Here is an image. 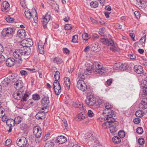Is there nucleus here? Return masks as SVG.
<instances>
[{"label": "nucleus", "instance_id": "1", "mask_svg": "<svg viewBox=\"0 0 147 147\" xmlns=\"http://www.w3.org/2000/svg\"><path fill=\"white\" fill-rule=\"evenodd\" d=\"M92 71L96 74H102L106 72V69L100 63L95 62L93 63L92 67L90 66L87 67L85 71V73L86 75H89Z\"/></svg>", "mask_w": 147, "mask_h": 147}, {"label": "nucleus", "instance_id": "2", "mask_svg": "<svg viewBox=\"0 0 147 147\" xmlns=\"http://www.w3.org/2000/svg\"><path fill=\"white\" fill-rule=\"evenodd\" d=\"M102 114L105 117V121H107L108 122L114 121L115 119L113 117L114 114L113 110L111 109H104Z\"/></svg>", "mask_w": 147, "mask_h": 147}, {"label": "nucleus", "instance_id": "3", "mask_svg": "<svg viewBox=\"0 0 147 147\" xmlns=\"http://www.w3.org/2000/svg\"><path fill=\"white\" fill-rule=\"evenodd\" d=\"M33 132L36 137L35 140L36 142L37 143H39L41 140V139L40 138L42 133L41 129L39 127H35L33 129Z\"/></svg>", "mask_w": 147, "mask_h": 147}, {"label": "nucleus", "instance_id": "4", "mask_svg": "<svg viewBox=\"0 0 147 147\" xmlns=\"http://www.w3.org/2000/svg\"><path fill=\"white\" fill-rule=\"evenodd\" d=\"M14 32L13 29L9 27L4 28L2 31L1 34L3 37H9L11 38L13 36Z\"/></svg>", "mask_w": 147, "mask_h": 147}, {"label": "nucleus", "instance_id": "5", "mask_svg": "<svg viewBox=\"0 0 147 147\" xmlns=\"http://www.w3.org/2000/svg\"><path fill=\"white\" fill-rule=\"evenodd\" d=\"M85 102L86 104L88 105L93 106L95 105L96 99L94 96L90 95L87 96Z\"/></svg>", "mask_w": 147, "mask_h": 147}, {"label": "nucleus", "instance_id": "6", "mask_svg": "<svg viewBox=\"0 0 147 147\" xmlns=\"http://www.w3.org/2000/svg\"><path fill=\"white\" fill-rule=\"evenodd\" d=\"M24 50H22V47L20 49L16 50L13 53V56L16 59H19L22 62V57L23 56Z\"/></svg>", "mask_w": 147, "mask_h": 147}, {"label": "nucleus", "instance_id": "7", "mask_svg": "<svg viewBox=\"0 0 147 147\" xmlns=\"http://www.w3.org/2000/svg\"><path fill=\"white\" fill-rule=\"evenodd\" d=\"M17 145L20 147H24L26 146L27 140L24 137H22L18 139L16 141Z\"/></svg>", "mask_w": 147, "mask_h": 147}, {"label": "nucleus", "instance_id": "8", "mask_svg": "<svg viewBox=\"0 0 147 147\" xmlns=\"http://www.w3.org/2000/svg\"><path fill=\"white\" fill-rule=\"evenodd\" d=\"M21 45L22 47H29L33 45V42L31 39L29 38L25 39L22 40L21 42Z\"/></svg>", "mask_w": 147, "mask_h": 147}, {"label": "nucleus", "instance_id": "9", "mask_svg": "<svg viewBox=\"0 0 147 147\" xmlns=\"http://www.w3.org/2000/svg\"><path fill=\"white\" fill-rule=\"evenodd\" d=\"M77 88L82 91H85L87 89V86L82 80H79L77 82Z\"/></svg>", "mask_w": 147, "mask_h": 147}, {"label": "nucleus", "instance_id": "10", "mask_svg": "<svg viewBox=\"0 0 147 147\" xmlns=\"http://www.w3.org/2000/svg\"><path fill=\"white\" fill-rule=\"evenodd\" d=\"M118 124V122L115 121V120L114 122H112L109 127L110 131L111 133L114 134L117 131V127Z\"/></svg>", "mask_w": 147, "mask_h": 147}, {"label": "nucleus", "instance_id": "11", "mask_svg": "<svg viewBox=\"0 0 147 147\" xmlns=\"http://www.w3.org/2000/svg\"><path fill=\"white\" fill-rule=\"evenodd\" d=\"M100 41L103 44L107 46L110 45L112 47L114 46V42L112 39H106L105 38H100Z\"/></svg>", "mask_w": 147, "mask_h": 147}, {"label": "nucleus", "instance_id": "12", "mask_svg": "<svg viewBox=\"0 0 147 147\" xmlns=\"http://www.w3.org/2000/svg\"><path fill=\"white\" fill-rule=\"evenodd\" d=\"M113 68L114 69L119 70V69L121 71H124L126 70V68L123 64H121L120 63H115L113 65Z\"/></svg>", "mask_w": 147, "mask_h": 147}, {"label": "nucleus", "instance_id": "13", "mask_svg": "<svg viewBox=\"0 0 147 147\" xmlns=\"http://www.w3.org/2000/svg\"><path fill=\"white\" fill-rule=\"evenodd\" d=\"M51 16L49 12L47 13L43 18V24L44 28L46 27V25L49 21Z\"/></svg>", "mask_w": 147, "mask_h": 147}, {"label": "nucleus", "instance_id": "14", "mask_svg": "<svg viewBox=\"0 0 147 147\" xmlns=\"http://www.w3.org/2000/svg\"><path fill=\"white\" fill-rule=\"evenodd\" d=\"M139 105V108L141 109L144 110L147 109V97L142 98Z\"/></svg>", "mask_w": 147, "mask_h": 147}, {"label": "nucleus", "instance_id": "15", "mask_svg": "<svg viewBox=\"0 0 147 147\" xmlns=\"http://www.w3.org/2000/svg\"><path fill=\"white\" fill-rule=\"evenodd\" d=\"M53 89L54 92L57 95H59L61 92V88L60 83L53 84Z\"/></svg>", "mask_w": 147, "mask_h": 147}, {"label": "nucleus", "instance_id": "16", "mask_svg": "<svg viewBox=\"0 0 147 147\" xmlns=\"http://www.w3.org/2000/svg\"><path fill=\"white\" fill-rule=\"evenodd\" d=\"M9 4L7 1L3 2L2 4L1 9L3 11L7 12L9 10Z\"/></svg>", "mask_w": 147, "mask_h": 147}, {"label": "nucleus", "instance_id": "17", "mask_svg": "<svg viewBox=\"0 0 147 147\" xmlns=\"http://www.w3.org/2000/svg\"><path fill=\"white\" fill-rule=\"evenodd\" d=\"M47 111H40L37 113L36 115V118L38 119H44L45 118V113H47Z\"/></svg>", "mask_w": 147, "mask_h": 147}, {"label": "nucleus", "instance_id": "18", "mask_svg": "<svg viewBox=\"0 0 147 147\" xmlns=\"http://www.w3.org/2000/svg\"><path fill=\"white\" fill-rule=\"evenodd\" d=\"M137 5L140 9H143L145 6L146 2L144 0H136Z\"/></svg>", "mask_w": 147, "mask_h": 147}, {"label": "nucleus", "instance_id": "19", "mask_svg": "<svg viewBox=\"0 0 147 147\" xmlns=\"http://www.w3.org/2000/svg\"><path fill=\"white\" fill-rule=\"evenodd\" d=\"M15 61V60L13 58H9L6 60V64L7 66L10 67L14 65Z\"/></svg>", "mask_w": 147, "mask_h": 147}, {"label": "nucleus", "instance_id": "20", "mask_svg": "<svg viewBox=\"0 0 147 147\" xmlns=\"http://www.w3.org/2000/svg\"><path fill=\"white\" fill-rule=\"evenodd\" d=\"M134 68L135 71L138 74H141L143 72V67L140 65H135L134 66Z\"/></svg>", "mask_w": 147, "mask_h": 147}, {"label": "nucleus", "instance_id": "21", "mask_svg": "<svg viewBox=\"0 0 147 147\" xmlns=\"http://www.w3.org/2000/svg\"><path fill=\"white\" fill-rule=\"evenodd\" d=\"M42 104L45 106V109H46L49 103V98L48 97L44 96L41 100Z\"/></svg>", "mask_w": 147, "mask_h": 147}, {"label": "nucleus", "instance_id": "22", "mask_svg": "<svg viewBox=\"0 0 147 147\" xmlns=\"http://www.w3.org/2000/svg\"><path fill=\"white\" fill-rule=\"evenodd\" d=\"M23 83L21 80H19L15 83L14 87L17 90H20L23 87Z\"/></svg>", "mask_w": 147, "mask_h": 147}, {"label": "nucleus", "instance_id": "23", "mask_svg": "<svg viewBox=\"0 0 147 147\" xmlns=\"http://www.w3.org/2000/svg\"><path fill=\"white\" fill-rule=\"evenodd\" d=\"M11 80L9 79L8 78H5L4 80L2 81L1 84L3 87H6L7 86L9 85L10 84Z\"/></svg>", "mask_w": 147, "mask_h": 147}, {"label": "nucleus", "instance_id": "24", "mask_svg": "<svg viewBox=\"0 0 147 147\" xmlns=\"http://www.w3.org/2000/svg\"><path fill=\"white\" fill-rule=\"evenodd\" d=\"M26 31L24 30H20L17 32V34L18 36L21 38H24L26 35Z\"/></svg>", "mask_w": 147, "mask_h": 147}, {"label": "nucleus", "instance_id": "25", "mask_svg": "<svg viewBox=\"0 0 147 147\" xmlns=\"http://www.w3.org/2000/svg\"><path fill=\"white\" fill-rule=\"evenodd\" d=\"M57 142L59 144H62L65 142L67 141L66 138L63 136H58L57 139Z\"/></svg>", "mask_w": 147, "mask_h": 147}, {"label": "nucleus", "instance_id": "26", "mask_svg": "<svg viewBox=\"0 0 147 147\" xmlns=\"http://www.w3.org/2000/svg\"><path fill=\"white\" fill-rule=\"evenodd\" d=\"M22 95V93L20 91L15 92L13 95V98L17 100L20 99V98Z\"/></svg>", "mask_w": 147, "mask_h": 147}, {"label": "nucleus", "instance_id": "27", "mask_svg": "<svg viewBox=\"0 0 147 147\" xmlns=\"http://www.w3.org/2000/svg\"><path fill=\"white\" fill-rule=\"evenodd\" d=\"M91 50L95 52H98L100 50V46L98 44H93L91 48Z\"/></svg>", "mask_w": 147, "mask_h": 147}, {"label": "nucleus", "instance_id": "28", "mask_svg": "<svg viewBox=\"0 0 147 147\" xmlns=\"http://www.w3.org/2000/svg\"><path fill=\"white\" fill-rule=\"evenodd\" d=\"M51 60L54 63H56L57 64H61L62 62V60L59 57L52 58L51 59Z\"/></svg>", "mask_w": 147, "mask_h": 147}, {"label": "nucleus", "instance_id": "29", "mask_svg": "<svg viewBox=\"0 0 147 147\" xmlns=\"http://www.w3.org/2000/svg\"><path fill=\"white\" fill-rule=\"evenodd\" d=\"M64 79L65 84L67 86V89H69L70 85V79L69 78L67 77H65Z\"/></svg>", "mask_w": 147, "mask_h": 147}, {"label": "nucleus", "instance_id": "30", "mask_svg": "<svg viewBox=\"0 0 147 147\" xmlns=\"http://www.w3.org/2000/svg\"><path fill=\"white\" fill-rule=\"evenodd\" d=\"M54 145V142L53 141L50 140L45 143L44 147H53Z\"/></svg>", "mask_w": 147, "mask_h": 147}, {"label": "nucleus", "instance_id": "31", "mask_svg": "<svg viewBox=\"0 0 147 147\" xmlns=\"http://www.w3.org/2000/svg\"><path fill=\"white\" fill-rule=\"evenodd\" d=\"M144 113L141 110L137 111L135 113L136 115L138 117H141L144 116Z\"/></svg>", "mask_w": 147, "mask_h": 147}, {"label": "nucleus", "instance_id": "32", "mask_svg": "<svg viewBox=\"0 0 147 147\" xmlns=\"http://www.w3.org/2000/svg\"><path fill=\"white\" fill-rule=\"evenodd\" d=\"M107 122L104 123L102 125V128L104 129L109 128L112 121L108 122L107 121H105Z\"/></svg>", "mask_w": 147, "mask_h": 147}, {"label": "nucleus", "instance_id": "33", "mask_svg": "<svg viewBox=\"0 0 147 147\" xmlns=\"http://www.w3.org/2000/svg\"><path fill=\"white\" fill-rule=\"evenodd\" d=\"M98 5V3L96 1H93L90 3V6L92 8H96Z\"/></svg>", "mask_w": 147, "mask_h": 147}, {"label": "nucleus", "instance_id": "34", "mask_svg": "<svg viewBox=\"0 0 147 147\" xmlns=\"http://www.w3.org/2000/svg\"><path fill=\"white\" fill-rule=\"evenodd\" d=\"M113 142L115 144H118L120 142V138L117 136H114L112 139Z\"/></svg>", "mask_w": 147, "mask_h": 147}, {"label": "nucleus", "instance_id": "35", "mask_svg": "<svg viewBox=\"0 0 147 147\" xmlns=\"http://www.w3.org/2000/svg\"><path fill=\"white\" fill-rule=\"evenodd\" d=\"M25 16L26 18L30 19L32 17L33 18L32 14L31 12L28 10L24 12Z\"/></svg>", "mask_w": 147, "mask_h": 147}, {"label": "nucleus", "instance_id": "36", "mask_svg": "<svg viewBox=\"0 0 147 147\" xmlns=\"http://www.w3.org/2000/svg\"><path fill=\"white\" fill-rule=\"evenodd\" d=\"M22 118L20 116L16 117L15 118L14 120L13 121L12 120V122L14 121V123L16 124L20 123L22 121Z\"/></svg>", "mask_w": 147, "mask_h": 147}, {"label": "nucleus", "instance_id": "37", "mask_svg": "<svg viewBox=\"0 0 147 147\" xmlns=\"http://www.w3.org/2000/svg\"><path fill=\"white\" fill-rule=\"evenodd\" d=\"M22 50L24 51H23V56L24 55H28L30 54L31 51L29 48L26 50L25 49L24 47H22Z\"/></svg>", "mask_w": 147, "mask_h": 147}, {"label": "nucleus", "instance_id": "38", "mask_svg": "<svg viewBox=\"0 0 147 147\" xmlns=\"http://www.w3.org/2000/svg\"><path fill=\"white\" fill-rule=\"evenodd\" d=\"M141 86L142 88L143 92L144 94L147 96V85L145 84V85L143 86V84H141Z\"/></svg>", "mask_w": 147, "mask_h": 147}, {"label": "nucleus", "instance_id": "39", "mask_svg": "<svg viewBox=\"0 0 147 147\" xmlns=\"http://www.w3.org/2000/svg\"><path fill=\"white\" fill-rule=\"evenodd\" d=\"M32 98L34 100H38L40 99V96L37 94H34L32 95Z\"/></svg>", "mask_w": 147, "mask_h": 147}, {"label": "nucleus", "instance_id": "40", "mask_svg": "<svg viewBox=\"0 0 147 147\" xmlns=\"http://www.w3.org/2000/svg\"><path fill=\"white\" fill-rule=\"evenodd\" d=\"M136 131L138 134H141L143 132V130L142 127H139L137 128Z\"/></svg>", "mask_w": 147, "mask_h": 147}, {"label": "nucleus", "instance_id": "41", "mask_svg": "<svg viewBox=\"0 0 147 147\" xmlns=\"http://www.w3.org/2000/svg\"><path fill=\"white\" fill-rule=\"evenodd\" d=\"M85 118V115L80 113L78 116V120L79 121H81L82 119H84Z\"/></svg>", "mask_w": 147, "mask_h": 147}, {"label": "nucleus", "instance_id": "42", "mask_svg": "<svg viewBox=\"0 0 147 147\" xmlns=\"http://www.w3.org/2000/svg\"><path fill=\"white\" fill-rule=\"evenodd\" d=\"M20 3L21 6L24 8H26L27 7L25 0H20Z\"/></svg>", "mask_w": 147, "mask_h": 147}, {"label": "nucleus", "instance_id": "43", "mask_svg": "<svg viewBox=\"0 0 147 147\" xmlns=\"http://www.w3.org/2000/svg\"><path fill=\"white\" fill-rule=\"evenodd\" d=\"M5 114V109L2 108H0V117H3Z\"/></svg>", "mask_w": 147, "mask_h": 147}, {"label": "nucleus", "instance_id": "44", "mask_svg": "<svg viewBox=\"0 0 147 147\" xmlns=\"http://www.w3.org/2000/svg\"><path fill=\"white\" fill-rule=\"evenodd\" d=\"M6 21L9 23H13L14 21V19L10 17V16H8L6 19Z\"/></svg>", "mask_w": 147, "mask_h": 147}, {"label": "nucleus", "instance_id": "45", "mask_svg": "<svg viewBox=\"0 0 147 147\" xmlns=\"http://www.w3.org/2000/svg\"><path fill=\"white\" fill-rule=\"evenodd\" d=\"M88 34L86 33H84L82 35V37L85 40H87L88 39Z\"/></svg>", "mask_w": 147, "mask_h": 147}, {"label": "nucleus", "instance_id": "46", "mask_svg": "<svg viewBox=\"0 0 147 147\" xmlns=\"http://www.w3.org/2000/svg\"><path fill=\"white\" fill-rule=\"evenodd\" d=\"M105 107V109L109 110L111 109V108L112 107L111 105L109 103H106L104 104Z\"/></svg>", "mask_w": 147, "mask_h": 147}, {"label": "nucleus", "instance_id": "47", "mask_svg": "<svg viewBox=\"0 0 147 147\" xmlns=\"http://www.w3.org/2000/svg\"><path fill=\"white\" fill-rule=\"evenodd\" d=\"M30 95V94L29 93H25L22 99L24 101H26L28 99L29 96Z\"/></svg>", "mask_w": 147, "mask_h": 147}, {"label": "nucleus", "instance_id": "48", "mask_svg": "<svg viewBox=\"0 0 147 147\" xmlns=\"http://www.w3.org/2000/svg\"><path fill=\"white\" fill-rule=\"evenodd\" d=\"M78 39V36L77 35H74L72 36L71 42L74 43L76 42Z\"/></svg>", "mask_w": 147, "mask_h": 147}, {"label": "nucleus", "instance_id": "49", "mask_svg": "<svg viewBox=\"0 0 147 147\" xmlns=\"http://www.w3.org/2000/svg\"><path fill=\"white\" fill-rule=\"evenodd\" d=\"M55 80H59L60 78V73L58 71H56L54 75Z\"/></svg>", "mask_w": 147, "mask_h": 147}, {"label": "nucleus", "instance_id": "50", "mask_svg": "<svg viewBox=\"0 0 147 147\" xmlns=\"http://www.w3.org/2000/svg\"><path fill=\"white\" fill-rule=\"evenodd\" d=\"M64 28L66 30H71L72 27L70 24H67L65 25Z\"/></svg>", "mask_w": 147, "mask_h": 147}, {"label": "nucleus", "instance_id": "51", "mask_svg": "<svg viewBox=\"0 0 147 147\" xmlns=\"http://www.w3.org/2000/svg\"><path fill=\"white\" fill-rule=\"evenodd\" d=\"M119 136L121 138H122L124 137L125 133L124 132L122 131H119L118 132Z\"/></svg>", "mask_w": 147, "mask_h": 147}, {"label": "nucleus", "instance_id": "52", "mask_svg": "<svg viewBox=\"0 0 147 147\" xmlns=\"http://www.w3.org/2000/svg\"><path fill=\"white\" fill-rule=\"evenodd\" d=\"M146 35H144L142 37L141 39L140 40L139 42L140 44L142 45L143 43L146 40Z\"/></svg>", "mask_w": 147, "mask_h": 147}, {"label": "nucleus", "instance_id": "53", "mask_svg": "<svg viewBox=\"0 0 147 147\" xmlns=\"http://www.w3.org/2000/svg\"><path fill=\"white\" fill-rule=\"evenodd\" d=\"M138 143L140 145H143L144 143V140L143 138H140L138 140Z\"/></svg>", "mask_w": 147, "mask_h": 147}, {"label": "nucleus", "instance_id": "54", "mask_svg": "<svg viewBox=\"0 0 147 147\" xmlns=\"http://www.w3.org/2000/svg\"><path fill=\"white\" fill-rule=\"evenodd\" d=\"M27 125L24 123H22L20 125V128L22 130H24L27 128Z\"/></svg>", "mask_w": 147, "mask_h": 147}, {"label": "nucleus", "instance_id": "55", "mask_svg": "<svg viewBox=\"0 0 147 147\" xmlns=\"http://www.w3.org/2000/svg\"><path fill=\"white\" fill-rule=\"evenodd\" d=\"M38 48L40 53L41 54H44V47H39V48Z\"/></svg>", "mask_w": 147, "mask_h": 147}, {"label": "nucleus", "instance_id": "56", "mask_svg": "<svg viewBox=\"0 0 147 147\" xmlns=\"http://www.w3.org/2000/svg\"><path fill=\"white\" fill-rule=\"evenodd\" d=\"M134 14L137 19L139 18L140 17V14L139 11H136L134 12Z\"/></svg>", "mask_w": 147, "mask_h": 147}, {"label": "nucleus", "instance_id": "57", "mask_svg": "<svg viewBox=\"0 0 147 147\" xmlns=\"http://www.w3.org/2000/svg\"><path fill=\"white\" fill-rule=\"evenodd\" d=\"M62 121L63 123L64 126L65 127V128L67 129L68 128V126L66 120L65 119H63Z\"/></svg>", "mask_w": 147, "mask_h": 147}, {"label": "nucleus", "instance_id": "58", "mask_svg": "<svg viewBox=\"0 0 147 147\" xmlns=\"http://www.w3.org/2000/svg\"><path fill=\"white\" fill-rule=\"evenodd\" d=\"M88 116L90 117H92L94 115V113L91 110H89L88 111Z\"/></svg>", "mask_w": 147, "mask_h": 147}, {"label": "nucleus", "instance_id": "59", "mask_svg": "<svg viewBox=\"0 0 147 147\" xmlns=\"http://www.w3.org/2000/svg\"><path fill=\"white\" fill-rule=\"evenodd\" d=\"M140 119L138 118H135L133 120L134 123L137 124L140 123Z\"/></svg>", "mask_w": 147, "mask_h": 147}, {"label": "nucleus", "instance_id": "60", "mask_svg": "<svg viewBox=\"0 0 147 147\" xmlns=\"http://www.w3.org/2000/svg\"><path fill=\"white\" fill-rule=\"evenodd\" d=\"M50 134H46L44 137L43 138V140L44 141H45L47 140L50 137Z\"/></svg>", "mask_w": 147, "mask_h": 147}, {"label": "nucleus", "instance_id": "61", "mask_svg": "<svg viewBox=\"0 0 147 147\" xmlns=\"http://www.w3.org/2000/svg\"><path fill=\"white\" fill-rule=\"evenodd\" d=\"M128 57L131 59H134L136 58V56L133 54H131L128 55Z\"/></svg>", "mask_w": 147, "mask_h": 147}, {"label": "nucleus", "instance_id": "62", "mask_svg": "<svg viewBox=\"0 0 147 147\" xmlns=\"http://www.w3.org/2000/svg\"><path fill=\"white\" fill-rule=\"evenodd\" d=\"M15 77L16 76L14 74H12L11 75H9L8 78L11 81L12 80V79H14Z\"/></svg>", "mask_w": 147, "mask_h": 147}, {"label": "nucleus", "instance_id": "63", "mask_svg": "<svg viewBox=\"0 0 147 147\" xmlns=\"http://www.w3.org/2000/svg\"><path fill=\"white\" fill-rule=\"evenodd\" d=\"M104 30V28H101L100 29L99 31V34L102 36H104V34L103 32V31Z\"/></svg>", "mask_w": 147, "mask_h": 147}, {"label": "nucleus", "instance_id": "64", "mask_svg": "<svg viewBox=\"0 0 147 147\" xmlns=\"http://www.w3.org/2000/svg\"><path fill=\"white\" fill-rule=\"evenodd\" d=\"M20 73L21 74L22 76L26 75L27 74V72L24 70H21L20 71Z\"/></svg>", "mask_w": 147, "mask_h": 147}]
</instances>
